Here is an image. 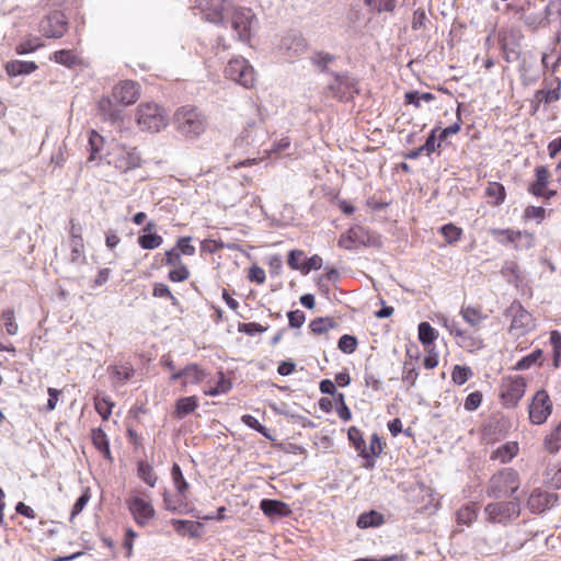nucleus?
Instances as JSON below:
<instances>
[{"mask_svg":"<svg viewBox=\"0 0 561 561\" xmlns=\"http://www.w3.org/2000/svg\"><path fill=\"white\" fill-rule=\"evenodd\" d=\"M520 486V478L513 468H505L493 474L486 488V495L494 499L512 496Z\"/></svg>","mask_w":561,"mask_h":561,"instance_id":"nucleus-1","label":"nucleus"},{"mask_svg":"<svg viewBox=\"0 0 561 561\" xmlns=\"http://www.w3.org/2000/svg\"><path fill=\"white\" fill-rule=\"evenodd\" d=\"M231 18V28L241 42H249L257 28V19L250 8L234 7L225 12V21Z\"/></svg>","mask_w":561,"mask_h":561,"instance_id":"nucleus-2","label":"nucleus"},{"mask_svg":"<svg viewBox=\"0 0 561 561\" xmlns=\"http://www.w3.org/2000/svg\"><path fill=\"white\" fill-rule=\"evenodd\" d=\"M106 162L122 173L140 168L142 158L136 147L116 144L106 154Z\"/></svg>","mask_w":561,"mask_h":561,"instance_id":"nucleus-3","label":"nucleus"},{"mask_svg":"<svg viewBox=\"0 0 561 561\" xmlns=\"http://www.w3.org/2000/svg\"><path fill=\"white\" fill-rule=\"evenodd\" d=\"M178 130L186 137H197L206 129V118L194 106H182L174 115Z\"/></svg>","mask_w":561,"mask_h":561,"instance_id":"nucleus-4","label":"nucleus"},{"mask_svg":"<svg viewBox=\"0 0 561 561\" xmlns=\"http://www.w3.org/2000/svg\"><path fill=\"white\" fill-rule=\"evenodd\" d=\"M136 123L141 130L158 133L168 125L165 111L156 103H141L137 107Z\"/></svg>","mask_w":561,"mask_h":561,"instance_id":"nucleus-5","label":"nucleus"},{"mask_svg":"<svg viewBox=\"0 0 561 561\" xmlns=\"http://www.w3.org/2000/svg\"><path fill=\"white\" fill-rule=\"evenodd\" d=\"M484 514L491 523L507 524L519 516L520 500L518 496H513L507 502L489 503L484 507Z\"/></svg>","mask_w":561,"mask_h":561,"instance_id":"nucleus-6","label":"nucleus"},{"mask_svg":"<svg viewBox=\"0 0 561 561\" xmlns=\"http://www.w3.org/2000/svg\"><path fill=\"white\" fill-rule=\"evenodd\" d=\"M225 75L228 79L247 89L253 88L256 81L253 67L242 57L230 59L225 68Z\"/></svg>","mask_w":561,"mask_h":561,"instance_id":"nucleus-7","label":"nucleus"},{"mask_svg":"<svg viewBox=\"0 0 561 561\" xmlns=\"http://www.w3.org/2000/svg\"><path fill=\"white\" fill-rule=\"evenodd\" d=\"M511 318L510 333L516 337L524 336L535 328V320L519 302L514 301L507 309Z\"/></svg>","mask_w":561,"mask_h":561,"instance_id":"nucleus-8","label":"nucleus"},{"mask_svg":"<svg viewBox=\"0 0 561 561\" xmlns=\"http://www.w3.org/2000/svg\"><path fill=\"white\" fill-rule=\"evenodd\" d=\"M203 19L215 24H225V12L232 9L231 0H194Z\"/></svg>","mask_w":561,"mask_h":561,"instance_id":"nucleus-9","label":"nucleus"},{"mask_svg":"<svg viewBox=\"0 0 561 561\" xmlns=\"http://www.w3.org/2000/svg\"><path fill=\"white\" fill-rule=\"evenodd\" d=\"M526 380L522 376H510L503 378L501 383V399L506 408H514L524 397Z\"/></svg>","mask_w":561,"mask_h":561,"instance_id":"nucleus-10","label":"nucleus"},{"mask_svg":"<svg viewBox=\"0 0 561 561\" xmlns=\"http://www.w3.org/2000/svg\"><path fill=\"white\" fill-rule=\"evenodd\" d=\"M329 93L340 101H348L358 93L357 81L347 73H335L328 84Z\"/></svg>","mask_w":561,"mask_h":561,"instance_id":"nucleus-11","label":"nucleus"},{"mask_svg":"<svg viewBox=\"0 0 561 561\" xmlns=\"http://www.w3.org/2000/svg\"><path fill=\"white\" fill-rule=\"evenodd\" d=\"M128 510L139 526H147L153 519L156 511L150 501L134 494L126 501Z\"/></svg>","mask_w":561,"mask_h":561,"instance_id":"nucleus-12","label":"nucleus"},{"mask_svg":"<svg viewBox=\"0 0 561 561\" xmlns=\"http://www.w3.org/2000/svg\"><path fill=\"white\" fill-rule=\"evenodd\" d=\"M67 27V18L60 11L50 12L39 23V32L47 38H59L64 36Z\"/></svg>","mask_w":561,"mask_h":561,"instance_id":"nucleus-13","label":"nucleus"},{"mask_svg":"<svg viewBox=\"0 0 561 561\" xmlns=\"http://www.w3.org/2000/svg\"><path fill=\"white\" fill-rule=\"evenodd\" d=\"M552 412V403L545 390H539L529 404V420L533 424L545 423Z\"/></svg>","mask_w":561,"mask_h":561,"instance_id":"nucleus-14","label":"nucleus"},{"mask_svg":"<svg viewBox=\"0 0 561 561\" xmlns=\"http://www.w3.org/2000/svg\"><path fill=\"white\" fill-rule=\"evenodd\" d=\"M371 243V237L360 226L351 228L345 234L339 239V247L346 250H353L359 245H368Z\"/></svg>","mask_w":561,"mask_h":561,"instance_id":"nucleus-15","label":"nucleus"},{"mask_svg":"<svg viewBox=\"0 0 561 561\" xmlns=\"http://www.w3.org/2000/svg\"><path fill=\"white\" fill-rule=\"evenodd\" d=\"M138 84L134 81H122L113 90V99L123 105H130L139 98Z\"/></svg>","mask_w":561,"mask_h":561,"instance_id":"nucleus-16","label":"nucleus"},{"mask_svg":"<svg viewBox=\"0 0 561 561\" xmlns=\"http://www.w3.org/2000/svg\"><path fill=\"white\" fill-rule=\"evenodd\" d=\"M267 137V131L261 124L252 123L241 135V140L252 147H261Z\"/></svg>","mask_w":561,"mask_h":561,"instance_id":"nucleus-17","label":"nucleus"},{"mask_svg":"<svg viewBox=\"0 0 561 561\" xmlns=\"http://www.w3.org/2000/svg\"><path fill=\"white\" fill-rule=\"evenodd\" d=\"M552 499L553 495L535 489L528 497L527 506L533 513H542L552 505Z\"/></svg>","mask_w":561,"mask_h":561,"instance_id":"nucleus-18","label":"nucleus"},{"mask_svg":"<svg viewBox=\"0 0 561 561\" xmlns=\"http://www.w3.org/2000/svg\"><path fill=\"white\" fill-rule=\"evenodd\" d=\"M260 508L268 517H284L291 513V510L286 503L277 500H262L260 503Z\"/></svg>","mask_w":561,"mask_h":561,"instance_id":"nucleus-19","label":"nucleus"},{"mask_svg":"<svg viewBox=\"0 0 561 561\" xmlns=\"http://www.w3.org/2000/svg\"><path fill=\"white\" fill-rule=\"evenodd\" d=\"M519 451L516 442H508L492 451L490 459L501 463L510 462Z\"/></svg>","mask_w":561,"mask_h":561,"instance_id":"nucleus-20","label":"nucleus"},{"mask_svg":"<svg viewBox=\"0 0 561 561\" xmlns=\"http://www.w3.org/2000/svg\"><path fill=\"white\" fill-rule=\"evenodd\" d=\"M536 180L528 186V192L534 196H540L542 190L549 184V170L545 165H539L535 169Z\"/></svg>","mask_w":561,"mask_h":561,"instance_id":"nucleus-21","label":"nucleus"},{"mask_svg":"<svg viewBox=\"0 0 561 561\" xmlns=\"http://www.w3.org/2000/svg\"><path fill=\"white\" fill-rule=\"evenodd\" d=\"M34 61L11 60L5 65V71L10 77L30 75L37 69Z\"/></svg>","mask_w":561,"mask_h":561,"instance_id":"nucleus-22","label":"nucleus"},{"mask_svg":"<svg viewBox=\"0 0 561 561\" xmlns=\"http://www.w3.org/2000/svg\"><path fill=\"white\" fill-rule=\"evenodd\" d=\"M462 319L472 328L479 329L482 322L488 318L480 308L463 306L460 310Z\"/></svg>","mask_w":561,"mask_h":561,"instance_id":"nucleus-23","label":"nucleus"},{"mask_svg":"<svg viewBox=\"0 0 561 561\" xmlns=\"http://www.w3.org/2000/svg\"><path fill=\"white\" fill-rule=\"evenodd\" d=\"M91 438L94 447L110 461H112V455L110 450L108 438L102 428H93L91 432Z\"/></svg>","mask_w":561,"mask_h":561,"instance_id":"nucleus-24","label":"nucleus"},{"mask_svg":"<svg viewBox=\"0 0 561 561\" xmlns=\"http://www.w3.org/2000/svg\"><path fill=\"white\" fill-rule=\"evenodd\" d=\"M172 524L176 533L182 536L198 537L201 535L202 524L198 522L173 519Z\"/></svg>","mask_w":561,"mask_h":561,"instance_id":"nucleus-25","label":"nucleus"},{"mask_svg":"<svg viewBox=\"0 0 561 561\" xmlns=\"http://www.w3.org/2000/svg\"><path fill=\"white\" fill-rule=\"evenodd\" d=\"M385 523V518L382 514L370 511L367 513H363L359 515L357 519V526L362 529H366L369 527H378L381 526Z\"/></svg>","mask_w":561,"mask_h":561,"instance_id":"nucleus-26","label":"nucleus"},{"mask_svg":"<svg viewBox=\"0 0 561 561\" xmlns=\"http://www.w3.org/2000/svg\"><path fill=\"white\" fill-rule=\"evenodd\" d=\"M198 407V399L195 396L184 397L178 400L175 413L179 419H183L194 412Z\"/></svg>","mask_w":561,"mask_h":561,"instance_id":"nucleus-27","label":"nucleus"},{"mask_svg":"<svg viewBox=\"0 0 561 561\" xmlns=\"http://www.w3.org/2000/svg\"><path fill=\"white\" fill-rule=\"evenodd\" d=\"M364 3L368 7L373 13H391L397 7V0H364Z\"/></svg>","mask_w":561,"mask_h":561,"instance_id":"nucleus-28","label":"nucleus"},{"mask_svg":"<svg viewBox=\"0 0 561 561\" xmlns=\"http://www.w3.org/2000/svg\"><path fill=\"white\" fill-rule=\"evenodd\" d=\"M516 231L514 229H497L492 228L489 230V233L494 238V240L502 245H514V240L516 237Z\"/></svg>","mask_w":561,"mask_h":561,"instance_id":"nucleus-29","label":"nucleus"},{"mask_svg":"<svg viewBox=\"0 0 561 561\" xmlns=\"http://www.w3.org/2000/svg\"><path fill=\"white\" fill-rule=\"evenodd\" d=\"M478 517L476 504H467L457 511L456 518L460 525L470 526Z\"/></svg>","mask_w":561,"mask_h":561,"instance_id":"nucleus-30","label":"nucleus"},{"mask_svg":"<svg viewBox=\"0 0 561 561\" xmlns=\"http://www.w3.org/2000/svg\"><path fill=\"white\" fill-rule=\"evenodd\" d=\"M206 374L196 364L188 365L184 368L183 386L196 385L204 380Z\"/></svg>","mask_w":561,"mask_h":561,"instance_id":"nucleus-31","label":"nucleus"},{"mask_svg":"<svg viewBox=\"0 0 561 561\" xmlns=\"http://www.w3.org/2000/svg\"><path fill=\"white\" fill-rule=\"evenodd\" d=\"M535 244V237L526 230H517L513 249L516 251L529 250Z\"/></svg>","mask_w":561,"mask_h":561,"instance_id":"nucleus-32","label":"nucleus"},{"mask_svg":"<svg viewBox=\"0 0 561 561\" xmlns=\"http://www.w3.org/2000/svg\"><path fill=\"white\" fill-rule=\"evenodd\" d=\"M348 439L352 442L354 448L358 451L359 456L363 458H367V446L363 438L362 432L355 427L352 426L348 430Z\"/></svg>","mask_w":561,"mask_h":561,"instance_id":"nucleus-33","label":"nucleus"},{"mask_svg":"<svg viewBox=\"0 0 561 561\" xmlns=\"http://www.w3.org/2000/svg\"><path fill=\"white\" fill-rule=\"evenodd\" d=\"M336 325V321L333 318L325 317L313 319L310 322L309 328L311 332L314 334H323L330 331L331 329H334Z\"/></svg>","mask_w":561,"mask_h":561,"instance_id":"nucleus-34","label":"nucleus"},{"mask_svg":"<svg viewBox=\"0 0 561 561\" xmlns=\"http://www.w3.org/2000/svg\"><path fill=\"white\" fill-rule=\"evenodd\" d=\"M485 193L490 198H493V204L495 206L504 203L506 193L504 186L501 183L490 182L486 186Z\"/></svg>","mask_w":561,"mask_h":561,"instance_id":"nucleus-35","label":"nucleus"},{"mask_svg":"<svg viewBox=\"0 0 561 561\" xmlns=\"http://www.w3.org/2000/svg\"><path fill=\"white\" fill-rule=\"evenodd\" d=\"M104 145V138L94 130L90 131L89 137V161H94L99 158V152L102 150Z\"/></svg>","mask_w":561,"mask_h":561,"instance_id":"nucleus-36","label":"nucleus"},{"mask_svg":"<svg viewBox=\"0 0 561 561\" xmlns=\"http://www.w3.org/2000/svg\"><path fill=\"white\" fill-rule=\"evenodd\" d=\"M70 261L72 263H83L85 261L83 239H70Z\"/></svg>","mask_w":561,"mask_h":561,"instance_id":"nucleus-37","label":"nucleus"},{"mask_svg":"<svg viewBox=\"0 0 561 561\" xmlns=\"http://www.w3.org/2000/svg\"><path fill=\"white\" fill-rule=\"evenodd\" d=\"M171 476L179 494L185 497L186 491L188 489V483L184 479L182 470L178 463L173 465Z\"/></svg>","mask_w":561,"mask_h":561,"instance_id":"nucleus-38","label":"nucleus"},{"mask_svg":"<svg viewBox=\"0 0 561 561\" xmlns=\"http://www.w3.org/2000/svg\"><path fill=\"white\" fill-rule=\"evenodd\" d=\"M437 339V332L428 322L419 324V340L423 345H430Z\"/></svg>","mask_w":561,"mask_h":561,"instance_id":"nucleus-39","label":"nucleus"},{"mask_svg":"<svg viewBox=\"0 0 561 561\" xmlns=\"http://www.w3.org/2000/svg\"><path fill=\"white\" fill-rule=\"evenodd\" d=\"M542 358V351L541 350H535L527 356H524L522 359H519L516 365L514 366V369L516 370H526L530 368L533 365L540 362Z\"/></svg>","mask_w":561,"mask_h":561,"instance_id":"nucleus-40","label":"nucleus"},{"mask_svg":"<svg viewBox=\"0 0 561 561\" xmlns=\"http://www.w3.org/2000/svg\"><path fill=\"white\" fill-rule=\"evenodd\" d=\"M53 59L62 66L71 68L79 62V59L71 50L61 49L54 53Z\"/></svg>","mask_w":561,"mask_h":561,"instance_id":"nucleus-41","label":"nucleus"},{"mask_svg":"<svg viewBox=\"0 0 561 561\" xmlns=\"http://www.w3.org/2000/svg\"><path fill=\"white\" fill-rule=\"evenodd\" d=\"M162 242V237L156 233H146L138 237V244L145 250L157 249Z\"/></svg>","mask_w":561,"mask_h":561,"instance_id":"nucleus-42","label":"nucleus"},{"mask_svg":"<svg viewBox=\"0 0 561 561\" xmlns=\"http://www.w3.org/2000/svg\"><path fill=\"white\" fill-rule=\"evenodd\" d=\"M473 375L472 370L468 366L456 365L451 371V379L456 385H463Z\"/></svg>","mask_w":561,"mask_h":561,"instance_id":"nucleus-43","label":"nucleus"},{"mask_svg":"<svg viewBox=\"0 0 561 561\" xmlns=\"http://www.w3.org/2000/svg\"><path fill=\"white\" fill-rule=\"evenodd\" d=\"M138 477L151 488H153L157 483V476L154 474L153 469L149 463L139 462Z\"/></svg>","mask_w":561,"mask_h":561,"instance_id":"nucleus-44","label":"nucleus"},{"mask_svg":"<svg viewBox=\"0 0 561 561\" xmlns=\"http://www.w3.org/2000/svg\"><path fill=\"white\" fill-rule=\"evenodd\" d=\"M230 380L226 379L222 373H219V380L217 385L204 391L206 396L216 397L222 393H227L231 389Z\"/></svg>","mask_w":561,"mask_h":561,"instance_id":"nucleus-45","label":"nucleus"},{"mask_svg":"<svg viewBox=\"0 0 561 561\" xmlns=\"http://www.w3.org/2000/svg\"><path fill=\"white\" fill-rule=\"evenodd\" d=\"M101 110L104 112L105 119L112 123H117L122 119V111L113 107L111 101H103L100 104Z\"/></svg>","mask_w":561,"mask_h":561,"instance_id":"nucleus-46","label":"nucleus"},{"mask_svg":"<svg viewBox=\"0 0 561 561\" xmlns=\"http://www.w3.org/2000/svg\"><path fill=\"white\" fill-rule=\"evenodd\" d=\"M339 350L345 354H352L357 347V340L355 336L344 334L340 337L337 343Z\"/></svg>","mask_w":561,"mask_h":561,"instance_id":"nucleus-47","label":"nucleus"},{"mask_svg":"<svg viewBox=\"0 0 561 561\" xmlns=\"http://www.w3.org/2000/svg\"><path fill=\"white\" fill-rule=\"evenodd\" d=\"M113 378L119 382H126L134 376V369L130 366L122 365L112 368Z\"/></svg>","mask_w":561,"mask_h":561,"instance_id":"nucleus-48","label":"nucleus"},{"mask_svg":"<svg viewBox=\"0 0 561 561\" xmlns=\"http://www.w3.org/2000/svg\"><path fill=\"white\" fill-rule=\"evenodd\" d=\"M460 128H461V116H460V105H458L457 121L453 125H450L442 130H438L439 131L438 140L444 141L447 137L459 133Z\"/></svg>","mask_w":561,"mask_h":561,"instance_id":"nucleus-49","label":"nucleus"},{"mask_svg":"<svg viewBox=\"0 0 561 561\" xmlns=\"http://www.w3.org/2000/svg\"><path fill=\"white\" fill-rule=\"evenodd\" d=\"M525 25L537 30L539 27H545L549 25V21L547 20L545 14H528L524 18Z\"/></svg>","mask_w":561,"mask_h":561,"instance_id":"nucleus-50","label":"nucleus"},{"mask_svg":"<svg viewBox=\"0 0 561 561\" xmlns=\"http://www.w3.org/2000/svg\"><path fill=\"white\" fill-rule=\"evenodd\" d=\"M440 232L448 243H454L459 240L462 231L460 228L454 226L453 224H447L440 228Z\"/></svg>","mask_w":561,"mask_h":561,"instance_id":"nucleus-51","label":"nucleus"},{"mask_svg":"<svg viewBox=\"0 0 561 561\" xmlns=\"http://www.w3.org/2000/svg\"><path fill=\"white\" fill-rule=\"evenodd\" d=\"M419 377V371L412 363L405 362L403 365L402 380L410 387L414 386Z\"/></svg>","mask_w":561,"mask_h":561,"instance_id":"nucleus-52","label":"nucleus"},{"mask_svg":"<svg viewBox=\"0 0 561 561\" xmlns=\"http://www.w3.org/2000/svg\"><path fill=\"white\" fill-rule=\"evenodd\" d=\"M152 295L157 298H168L172 301L173 305H178V299L165 284H154Z\"/></svg>","mask_w":561,"mask_h":561,"instance_id":"nucleus-53","label":"nucleus"},{"mask_svg":"<svg viewBox=\"0 0 561 561\" xmlns=\"http://www.w3.org/2000/svg\"><path fill=\"white\" fill-rule=\"evenodd\" d=\"M438 130H439L438 127L434 128L431 131V134L428 135L425 144L423 146H421V150H424L426 156H430L431 153H433L436 150V148L440 147L442 141L438 140V144L436 145V139L438 138V136L436 134Z\"/></svg>","mask_w":561,"mask_h":561,"instance_id":"nucleus-54","label":"nucleus"},{"mask_svg":"<svg viewBox=\"0 0 561 561\" xmlns=\"http://www.w3.org/2000/svg\"><path fill=\"white\" fill-rule=\"evenodd\" d=\"M546 209L540 206H528L524 210V219H536L538 222H541L545 219Z\"/></svg>","mask_w":561,"mask_h":561,"instance_id":"nucleus-55","label":"nucleus"},{"mask_svg":"<svg viewBox=\"0 0 561 561\" xmlns=\"http://www.w3.org/2000/svg\"><path fill=\"white\" fill-rule=\"evenodd\" d=\"M190 271L185 265L173 267L169 272V279L174 283H180L188 279Z\"/></svg>","mask_w":561,"mask_h":561,"instance_id":"nucleus-56","label":"nucleus"},{"mask_svg":"<svg viewBox=\"0 0 561 561\" xmlns=\"http://www.w3.org/2000/svg\"><path fill=\"white\" fill-rule=\"evenodd\" d=\"M2 319L4 321V327L10 335H14L18 332V324L15 322L14 311L5 310L2 312Z\"/></svg>","mask_w":561,"mask_h":561,"instance_id":"nucleus-57","label":"nucleus"},{"mask_svg":"<svg viewBox=\"0 0 561 561\" xmlns=\"http://www.w3.org/2000/svg\"><path fill=\"white\" fill-rule=\"evenodd\" d=\"M190 237L180 238L173 249H178L182 255L192 256L195 254V248L190 243Z\"/></svg>","mask_w":561,"mask_h":561,"instance_id":"nucleus-58","label":"nucleus"},{"mask_svg":"<svg viewBox=\"0 0 561 561\" xmlns=\"http://www.w3.org/2000/svg\"><path fill=\"white\" fill-rule=\"evenodd\" d=\"M113 403L108 399H99L95 401V410L103 417V420H107L112 414Z\"/></svg>","mask_w":561,"mask_h":561,"instance_id":"nucleus-59","label":"nucleus"},{"mask_svg":"<svg viewBox=\"0 0 561 561\" xmlns=\"http://www.w3.org/2000/svg\"><path fill=\"white\" fill-rule=\"evenodd\" d=\"M427 21H428V19L426 16L425 11L422 10V9H417L413 13V19H412L411 27L414 31H419V30L425 28Z\"/></svg>","mask_w":561,"mask_h":561,"instance_id":"nucleus-60","label":"nucleus"},{"mask_svg":"<svg viewBox=\"0 0 561 561\" xmlns=\"http://www.w3.org/2000/svg\"><path fill=\"white\" fill-rule=\"evenodd\" d=\"M482 402V393L480 391L471 392L465 400L463 408L467 411L477 410Z\"/></svg>","mask_w":561,"mask_h":561,"instance_id":"nucleus-61","label":"nucleus"},{"mask_svg":"<svg viewBox=\"0 0 561 561\" xmlns=\"http://www.w3.org/2000/svg\"><path fill=\"white\" fill-rule=\"evenodd\" d=\"M239 331L250 336H254L259 333H263L264 331H266V328L262 327L260 323L256 322H249L239 324Z\"/></svg>","mask_w":561,"mask_h":561,"instance_id":"nucleus-62","label":"nucleus"},{"mask_svg":"<svg viewBox=\"0 0 561 561\" xmlns=\"http://www.w3.org/2000/svg\"><path fill=\"white\" fill-rule=\"evenodd\" d=\"M241 421L249 427L255 430L256 432L263 434L264 436H267L266 434V427L262 425L256 417L250 414H244L241 417Z\"/></svg>","mask_w":561,"mask_h":561,"instance_id":"nucleus-63","label":"nucleus"},{"mask_svg":"<svg viewBox=\"0 0 561 561\" xmlns=\"http://www.w3.org/2000/svg\"><path fill=\"white\" fill-rule=\"evenodd\" d=\"M164 264L170 265L172 267L184 265L182 263L181 253L179 252L178 249L172 248L165 251Z\"/></svg>","mask_w":561,"mask_h":561,"instance_id":"nucleus-64","label":"nucleus"}]
</instances>
